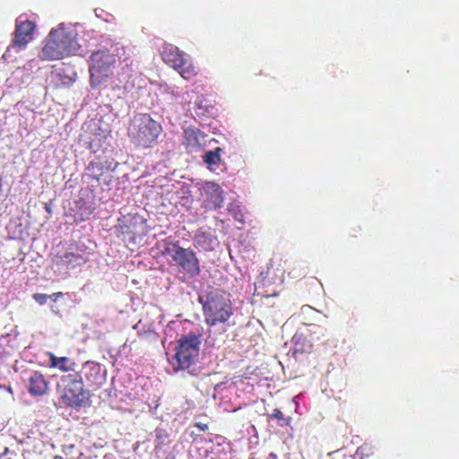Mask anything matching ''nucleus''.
I'll return each instance as SVG.
<instances>
[{
    "label": "nucleus",
    "instance_id": "f257e3e1",
    "mask_svg": "<svg viewBox=\"0 0 459 459\" xmlns=\"http://www.w3.org/2000/svg\"><path fill=\"white\" fill-rule=\"evenodd\" d=\"M203 307L204 322L208 326L226 324L233 316V306L230 295L221 289H212L199 297Z\"/></svg>",
    "mask_w": 459,
    "mask_h": 459
},
{
    "label": "nucleus",
    "instance_id": "f03ea898",
    "mask_svg": "<svg viewBox=\"0 0 459 459\" xmlns=\"http://www.w3.org/2000/svg\"><path fill=\"white\" fill-rule=\"evenodd\" d=\"M79 45L73 33L65 28L52 30L39 54L41 60H59L74 55Z\"/></svg>",
    "mask_w": 459,
    "mask_h": 459
},
{
    "label": "nucleus",
    "instance_id": "7ed1b4c3",
    "mask_svg": "<svg viewBox=\"0 0 459 459\" xmlns=\"http://www.w3.org/2000/svg\"><path fill=\"white\" fill-rule=\"evenodd\" d=\"M161 132L160 124L149 114H139L130 124L128 136L137 147L149 148L157 141Z\"/></svg>",
    "mask_w": 459,
    "mask_h": 459
},
{
    "label": "nucleus",
    "instance_id": "20e7f679",
    "mask_svg": "<svg viewBox=\"0 0 459 459\" xmlns=\"http://www.w3.org/2000/svg\"><path fill=\"white\" fill-rule=\"evenodd\" d=\"M89 62L91 86L98 88L112 76L117 59L108 48H101L91 53Z\"/></svg>",
    "mask_w": 459,
    "mask_h": 459
},
{
    "label": "nucleus",
    "instance_id": "39448f33",
    "mask_svg": "<svg viewBox=\"0 0 459 459\" xmlns=\"http://www.w3.org/2000/svg\"><path fill=\"white\" fill-rule=\"evenodd\" d=\"M200 345V336L195 334L185 335L178 340L172 358L174 370H186L194 366L199 357Z\"/></svg>",
    "mask_w": 459,
    "mask_h": 459
},
{
    "label": "nucleus",
    "instance_id": "423d86ee",
    "mask_svg": "<svg viewBox=\"0 0 459 459\" xmlns=\"http://www.w3.org/2000/svg\"><path fill=\"white\" fill-rule=\"evenodd\" d=\"M162 61L178 71L185 80H191L198 74L189 56L173 44L165 43L160 49Z\"/></svg>",
    "mask_w": 459,
    "mask_h": 459
},
{
    "label": "nucleus",
    "instance_id": "0eeeda50",
    "mask_svg": "<svg viewBox=\"0 0 459 459\" xmlns=\"http://www.w3.org/2000/svg\"><path fill=\"white\" fill-rule=\"evenodd\" d=\"M57 392L63 403L69 407L81 406L85 396L81 373L64 375L57 385Z\"/></svg>",
    "mask_w": 459,
    "mask_h": 459
},
{
    "label": "nucleus",
    "instance_id": "6e6552de",
    "mask_svg": "<svg viewBox=\"0 0 459 459\" xmlns=\"http://www.w3.org/2000/svg\"><path fill=\"white\" fill-rule=\"evenodd\" d=\"M50 256L54 264L66 269L74 268L86 263V259L81 254L75 252L74 247H66L64 244H59L54 247Z\"/></svg>",
    "mask_w": 459,
    "mask_h": 459
},
{
    "label": "nucleus",
    "instance_id": "1a4fd4ad",
    "mask_svg": "<svg viewBox=\"0 0 459 459\" xmlns=\"http://www.w3.org/2000/svg\"><path fill=\"white\" fill-rule=\"evenodd\" d=\"M121 234L129 240L135 241L137 237L146 234V222L138 214H127L118 220Z\"/></svg>",
    "mask_w": 459,
    "mask_h": 459
},
{
    "label": "nucleus",
    "instance_id": "9d476101",
    "mask_svg": "<svg viewBox=\"0 0 459 459\" xmlns=\"http://www.w3.org/2000/svg\"><path fill=\"white\" fill-rule=\"evenodd\" d=\"M172 260L190 278H195L200 273L199 260L195 253L190 248L178 247L172 254Z\"/></svg>",
    "mask_w": 459,
    "mask_h": 459
},
{
    "label": "nucleus",
    "instance_id": "9b49d317",
    "mask_svg": "<svg viewBox=\"0 0 459 459\" xmlns=\"http://www.w3.org/2000/svg\"><path fill=\"white\" fill-rule=\"evenodd\" d=\"M35 29L36 24L32 21L16 20L13 38L12 39L11 45L8 47V50L11 48H25L28 43L33 39V33Z\"/></svg>",
    "mask_w": 459,
    "mask_h": 459
},
{
    "label": "nucleus",
    "instance_id": "f8f14e48",
    "mask_svg": "<svg viewBox=\"0 0 459 459\" xmlns=\"http://www.w3.org/2000/svg\"><path fill=\"white\" fill-rule=\"evenodd\" d=\"M206 136L200 129L190 126L183 131L182 144L187 152H197L205 144Z\"/></svg>",
    "mask_w": 459,
    "mask_h": 459
},
{
    "label": "nucleus",
    "instance_id": "ddd939ff",
    "mask_svg": "<svg viewBox=\"0 0 459 459\" xmlns=\"http://www.w3.org/2000/svg\"><path fill=\"white\" fill-rule=\"evenodd\" d=\"M26 386L31 396L38 397L48 394L49 382L41 372L32 371L27 379Z\"/></svg>",
    "mask_w": 459,
    "mask_h": 459
},
{
    "label": "nucleus",
    "instance_id": "4468645a",
    "mask_svg": "<svg viewBox=\"0 0 459 459\" xmlns=\"http://www.w3.org/2000/svg\"><path fill=\"white\" fill-rule=\"evenodd\" d=\"M49 367L57 368L62 372L74 371L76 363L68 357H56L52 352H48Z\"/></svg>",
    "mask_w": 459,
    "mask_h": 459
},
{
    "label": "nucleus",
    "instance_id": "2eb2a0df",
    "mask_svg": "<svg viewBox=\"0 0 459 459\" xmlns=\"http://www.w3.org/2000/svg\"><path fill=\"white\" fill-rule=\"evenodd\" d=\"M294 352L309 353L312 351L313 344L303 333H295L292 337Z\"/></svg>",
    "mask_w": 459,
    "mask_h": 459
},
{
    "label": "nucleus",
    "instance_id": "dca6fc26",
    "mask_svg": "<svg viewBox=\"0 0 459 459\" xmlns=\"http://www.w3.org/2000/svg\"><path fill=\"white\" fill-rule=\"evenodd\" d=\"M207 191H211L210 202L212 204L213 209H219L222 207L224 203V196L221 186L217 184L212 183L207 186Z\"/></svg>",
    "mask_w": 459,
    "mask_h": 459
},
{
    "label": "nucleus",
    "instance_id": "f3484780",
    "mask_svg": "<svg viewBox=\"0 0 459 459\" xmlns=\"http://www.w3.org/2000/svg\"><path fill=\"white\" fill-rule=\"evenodd\" d=\"M223 150L221 147H217L214 150L208 151L203 156V160L209 166H218L221 162V155Z\"/></svg>",
    "mask_w": 459,
    "mask_h": 459
},
{
    "label": "nucleus",
    "instance_id": "a211bd4d",
    "mask_svg": "<svg viewBox=\"0 0 459 459\" xmlns=\"http://www.w3.org/2000/svg\"><path fill=\"white\" fill-rule=\"evenodd\" d=\"M268 420H276L279 427H287L290 424L291 418L286 417L280 409H274L273 413L267 416Z\"/></svg>",
    "mask_w": 459,
    "mask_h": 459
},
{
    "label": "nucleus",
    "instance_id": "6ab92c4d",
    "mask_svg": "<svg viewBox=\"0 0 459 459\" xmlns=\"http://www.w3.org/2000/svg\"><path fill=\"white\" fill-rule=\"evenodd\" d=\"M307 274V268L301 264L294 265L289 272L288 276L292 279H301Z\"/></svg>",
    "mask_w": 459,
    "mask_h": 459
},
{
    "label": "nucleus",
    "instance_id": "aec40b11",
    "mask_svg": "<svg viewBox=\"0 0 459 459\" xmlns=\"http://www.w3.org/2000/svg\"><path fill=\"white\" fill-rule=\"evenodd\" d=\"M102 169L103 168L101 163L93 161H91L87 167V170L91 173L92 178H96L97 180H99L102 176Z\"/></svg>",
    "mask_w": 459,
    "mask_h": 459
},
{
    "label": "nucleus",
    "instance_id": "412c9836",
    "mask_svg": "<svg viewBox=\"0 0 459 459\" xmlns=\"http://www.w3.org/2000/svg\"><path fill=\"white\" fill-rule=\"evenodd\" d=\"M62 451L65 455L66 459H75L74 455L76 452L75 445L68 444L62 446Z\"/></svg>",
    "mask_w": 459,
    "mask_h": 459
},
{
    "label": "nucleus",
    "instance_id": "4be33fe9",
    "mask_svg": "<svg viewBox=\"0 0 459 459\" xmlns=\"http://www.w3.org/2000/svg\"><path fill=\"white\" fill-rule=\"evenodd\" d=\"M178 247H181L178 242H169L164 247L163 254L172 257V254H175Z\"/></svg>",
    "mask_w": 459,
    "mask_h": 459
},
{
    "label": "nucleus",
    "instance_id": "5701e85b",
    "mask_svg": "<svg viewBox=\"0 0 459 459\" xmlns=\"http://www.w3.org/2000/svg\"><path fill=\"white\" fill-rule=\"evenodd\" d=\"M52 296L43 294V293H35L33 295V299L40 305H44L48 299H50Z\"/></svg>",
    "mask_w": 459,
    "mask_h": 459
},
{
    "label": "nucleus",
    "instance_id": "b1692460",
    "mask_svg": "<svg viewBox=\"0 0 459 459\" xmlns=\"http://www.w3.org/2000/svg\"><path fill=\"white\" fill-rule=\"evenodd\" d=\"M195 427L202 431H207L209 429V426L206 423L197 422L195 423Z\"/></svg>",
    "mask_w": 459,
    "mask_h": 459
},
{
    "label": "nucleus",
    "instance_id": "393cba45",
    "mask_svg": "<svg viewBox=\"0 0 459 459\" xmlns=\"http://www.w3.org/2000/svg\"><path fill=\"white\" fill-rule=\"evenodd\" d=\"M52 297L50 299H57V298H60L63 296V293L62 292H56L54 294L51 295Z\"/></svg>",
    "mask_w": 459,
    "mask_h": 459
},
{
    "label": "nucleus",
    "instance_id": "a878e982",
    "mask_svg": "<svg viewBox=\"0 0 459 459\" xmlns=\"http://www.w3.org/2000/svg\"><path fill=\"white\" fill-rule=\"evenodd\" d=\"M268 459H279L277 455L274 454V453H270L269 454V456H268Z\"/></svg>",
    "mask_w": 459,
    "mask_h": 459
}]
</instances>
